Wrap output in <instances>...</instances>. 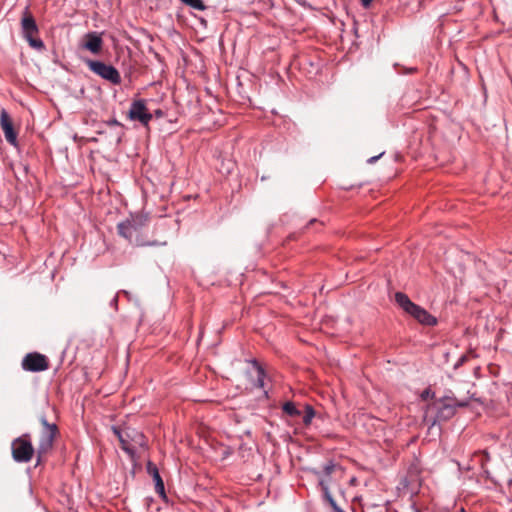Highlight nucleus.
Listing matches in <instances>:
<instances>
[{
  "instance_id": "1",
  "label": "nucleus",
  "mask_w": 512,
  "mask_h": 512,
  "mask_svg": "<svg viewBox=\"0 0 512 512\" xmlns=\"http://www.w3.org/2000/svg\"><path fill=\"white\" fill-rule=\"evenodd\" d=\"M114 434L117 436L121 448L134 460L139 449H145L147 446V439L145 435L136 429L127 428L120 430L113 428Z\"/></svg>"
},
{
  "instance_id": "2",
  "label": "nucleus",
  "mask_w": 512,
  "mask_h": 512,
  "mask_svg": "<svg viewBox=\"0 0 512 512\" xmlns=\"http://www.w3.org/2000/svg\"><path fill=\"white\" fill-rule=\"evenodd\" d=\"M40 424L42 426L38 447L36 450L37 453V464H40L43 458L52 450L54 441L59 434V429L56 424L49 423L44 415L39 418Z\"/></svg>"
},
{
  "instance_id": "3",
  "label": "nucleus",
  "mask_w": 512,
  "mask_h": 512,
  "mask_svg": "<svg viewBox=\"0 0 512 512\" xmlns=\"http://www.w3.org/2000/svg\"><path fill=\"white\" fill-rule=\"evenodd\" d=\"M395 301L405 312L410 314L419 323L427 326H433L437 323V320L434 316H432L424 308L413 303L406 294L397 292L395 294Z\"/></svg>"
},
{
  "instance_id": "4",
  "label": "nucleus",
  "mask_w": 512,
  "mask_h": 512,
  "mask_svg": "<svg viewBox=\"0 0 512 512\" xmlns=\"http://www.w3.org/2000/svg\"><path fill=\"white\" fill-rule=\"evenodd\" d=\"M144 216H135L117 225L118 233L130 243L141 246L144 242L139 238L141 229L146 225Z\"/></svg>"
},
{
  "instance_id": "5",
  "label": "nucleus",
  "mask_w": 512,
  "mask_h": 512,
  "mask_svg": "<svg viewBox=\"0 0 512 512\" xmlns=\"http://www.w3.org/2000/svg\"><path fill=\"white\" fill-rule=\"evenodd\" d=\"M12 457L16 462L27 463L35 453V449L31 443L30 434L26 433L13 440L11 444Z\"/></svg>"
},
{
  "instance_id": "6",
  "label": "nucleus",
  "mask_w": 512,
  "mask_h": 512,
  "mask_svg": "<svg viewBox=\"0 0 512 512\" xmlns=\"http://www.w3.org/2000/svg\"><path fill=\"white\" fill-rule=\"evenodd\" d=\"M21 27L23 36L28 41L29 45L37 50L44 49V43L41 39L37 37L38 35V27L35 22L34 17L29 11H25L21 20Z\"/></svg>"
},
{
  "instance_id": "7",
  "label": "nucleus",
  "mask_w": 512,
  "mask_h": 512,
  "mask_svg": "<svg viewBox=\"0 0 512 512\" xmlns=\"http://www.w3.org/2000/svg\"><path fill=\"white\" fill-rule=\"evenodd\" d=\"M86 65L96 75L102 77L105 80L110 81L112 84L118 85L121 83V77L116 68L111 65H107L104 62L96 60H86Z\"/></svg>"
},
{
  "instance_id": "8",
  "label": "nucleus",
  "mask_w": 512,
  "mask_h": 512,
  "mask_svg": "<svg viewBox=\"0 0 512 512\" xmlns=\"http://www.w3.org/2000/svg\"><path fill=\"white\" fill-rule=\"evenodd\" d=\"M48 367L47 357L37 352L28 353L22 360V368L26 371L40 372L47 370Z\"/></svg>"
},
{
  "instance_id": "9",
  "label": "nucleus",
  "mask_w": 512,
  "mask_h": 512,
  "mask_svg": "<svg viewBox=\"0 0 512 512\" xmlns=\"http://www.w3.org/2000/svg\"><path fill=\"white\" fill-rule=\"evenodd\" d=\"M128 116L131 120H137L141 122L144 126H147L152 119V115L148 112L144 100L134 101L131 104Z\"/></svg>"
},
{
  "instance_id": "10",
  "label": "nucleus",
  "mask_w": 512,
  "mask_h": 512,
  "mask_svg": "<svg viewBox=\"0 0 512 512\" xmlns=\"http://www.w3.org/2000/svg\"><path fill=\"white\" fill-rule=\"evenodd\" d=\"M80 47L98 55L102 51L103 40L99 33L89 32L81 40Z\"/></svg>"
},
{
  "instance_id": "11",
  "label": "nucleus",
  "mask_w": 512,
  "mask_h": 512,
  "mask_svg": "<svg viewBox=\"0 0 512 512\" xmlns=\"http://www.w3.org/2000/svg\"><path fill=\"white\" fill-rule=\"evenodd\" d=\"M0 126L4 132L6 141L12 145H16L17 133L14 130L12 119L5 109H2L0 112Z\"/></svg>"
},
{
  "instance_id": "12",
  "label": "nucleus",
  "mask_w": 512,
  "mask_h": 512,
  "mask_svg": "<svg viewBox=\"0 0 512 512\" xmlns=\"http://www.w3.org/2000/svg\"><path fill=\"white\" fill-rule=\"evenodd\" d=\"M146 469L148 474L153 478L155 482L156 493L159 494L162 498H166L164 483L159 474L157 466L151 461H149L146 465Z\"/></svg>"
},
{
  "instance_id": "13",
  "label": "nucleus",
  "mask_w": 512,
  "mask_h": 512,
  "mask_svg": "<svg viewBox=\"0 0 512 512\" xmlns=\"http://www.w3.org/2000/svg\"><path fill=\"white\" fill-rule=\"evenodd\" d=\"M437 409V418L439 420H448L455 414V405L450 402H437L434 404Z\"/></svg>"
},
{
  "instance_id": "14",
  "label": "nucleus",
  "mask_w": 512,
  "mask_h": 512,
  "mask_svg": "<svg viewBox=\"0 0 512 512\" xmlns=\"http://www.w3.org/2000/svg\"><path fill=\"white\" fill-rule=\"evenodd\" d=\"M320 485L322 487V491L324 493V496H325V499L330 503V505L334 508V509H337V506H336V503H335V500L333 499V497L331 496L330 492H329V487H328V480L327 479H320Z\"/></svg>"
},
{
  "instance_id": "15",
  "label": "nucleus",
  "mask_w": 512,
  "mask_h": 512,
  "mask_svg": "<svg viewBox=\"0 0 512 512\" xmlns=\"http://www.w3.org/2000/svg\"><path fill=\"white\" fill-rule=\"evenodd\" d=\"M283 412L291 417H297L301 415V411L297 409L293 402H286L283 405Z\"/></svg>"
},
{
  "instance_id": "16",
  "label": "nucleus",
  "mask_w": 512,
  "mask_h": 512,
  "mask_svg": "<svg viewBox=\"0 0 512 512\" xmlns=\"http://www.w3.org/2000/svg\"><path fill=\"white\" fill-rule=\"evenodd\" d=\"M182 3L192 7L193 9L202 11L205 9V5L202 0H180Z\"/></svg>"
},
{
  "instance_id": "17",
  "label": "nucleus",
  "mask_w": 512,
  "mask_h": 512,
  "mask_svg": "<svg viewBox=\"0 0 512 512\" xmlns=\"http://www.w3.org/2000/svg\"><path fill=\"white\" fill-rule=\"evenodd\" d=\"M315 416V411L312 406H305V415L303 416V422L307 426L311 423L313 417Z\"/></svg>"
},
{
  "instance_id": "18",
  "label": "nucleus",
  "mask_w": 512,
  "mask_h": 512,
  "mask_svg": "<svg viewBox=\"0 0 512 512\" xmlns=\"http://www.w3.org/2000/svg\"><path fill=\"white\" fill-rule=\"evenodd\" d=\"M341 468L340 466H338L337 464L333 463V462H328L324 468H323V472H324V475L326 477L330 476L331 474L335 473L336 471H340Z\"/></svg>"
},
{
  "instance_id": "19",
  "label": "nucleus",
  "mask_w": 512,
  "mask_h": 512,
  "mask_svg": "<svg viewBox=\"0 0 512 512\" xmlns=\"http://www.w3.org/2000/svg\"><path fill=\"white\" fill-rule=\"evenodd\" d=\"M256 369H257V387H264V377L265 373L262 367H260L257 363H255Z\"/></svg>"
},
{
  "instance_id": "20",
  "label": "nucleus",
  "mask_w": 512,
  "mask_h": 512,
  "mask_svg": "<svg viewBox=\"0 0 512 512\" xmlns=\"http://www.w3.org/2000/svg\"><path fill=\"white\" fill-rule=\"evenodd\" d=\"M373 0H361V4L363 7L367 8L370 6Z\"/></svg>"
},
{
  "instance_id": "21",
  "label": "nucleus",
  "mask_w": 512,
  "mask_h": 512,
  "mask_svg": "<svg viewBox=\"0 0 512 512\" xmlns=\"http://www.w3.org/2000/svg\"><path fill=\"white\" fill-rule=\"evenodd\" d=\"M381 155H382V154H380V155H378V156L371 157V158L368 160V162H369V163H374V162H376V160H377L379 157H381Z\"/></svg>"
},
{
  "instance_id": "22",
  "label": "nucleus",
  "mask_w": 512,
  "mask_h": 512,
  "mask_svg": "<svg viewBox=\"0 0 512 512\" xmlns=\"http://www.w3.org/2000/svg\"><path fill=\"white\" fill-rule=\"evenodd\" d=\"M110 125H119V122L117 120L110 121Z\"/></svg>"
},
{
  "instance_id": "23",
  "label": "nucleus",
  "mask_w": 512,
  "mask_h": 512,
  "mask_svg": "<svg viewBox=\"0 0 512 512\" xmlns=\"http://www.w3.org/2000/svg\"><path fill=\"white\" fill-rule=\"evenodd\" d=\"M315 222H316V220H311V221L309 222V225H311V224H313V223H315Z\"/></svg>"
}]
</instances>
